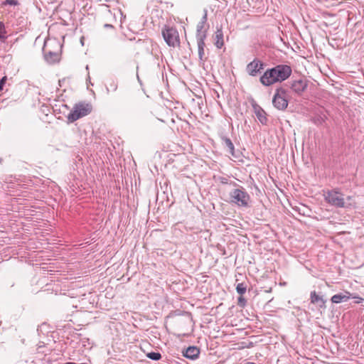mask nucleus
<instances>
[{
  "label": "nucleus",
  "instance_id": "obj_7",
  "mask_svg": "<svg viewBox=\"0 0 364 364\" xmlns=\"http://www.w3.org/2000/svg\"><path fill=\"white\" fill-rule=\"evenodd\" d=\"M264 63L257 58H255L248 63L246 67V71L250 76H257L261 70L264 69Z\"/></svg>",
  "mask_w": 364,
  "mask_h": 364
},
{
  "label": "nucleus",
  "instance_id": "obj_23",
  "mask_svg": "<svg viewBox=\"0 0 364 364\" xmlns=\"http://www.w3.org/2000/svg\"><path fill=\"white\" fill-rule=\"evenodd\" d=\"M243 278L247 279L246 277H245L242 274L237 273V274H235V283H236V284L237 283H239V282H242V279Z\"/></svg>",
  "mask_w": 364,
  "mask_h": 364
},
{
  "label": "nucleus",
  "instance_id": "obj_19",
  "mask_svg": "<svg viewBox=\"0 0 364 364\" xmlns=\"http://www.w3.org/2000/svg\"><path fill=\"white\" fill-rule=\"evenodd\" d=\"M6 31L4 26V23L1 21H0V40L2 42H4L6 39L7 38L6 36Z\"/></svg>",
  "mask_w": 364,
  "mask_h": 364
},
{
  "label": "nucleus",
  "instance_id": "obj_10",
  "mask_svg": "<svg viewBox=\"0 0 364 364\" xmlns=\"http://www.w3.org/2000/svg\"><path fill=\"white\" fill-rule=\"evenodd\" d=\"M197 40L198 45V58H199V64L204 65L205 61L207 60V57L205 56V37L204 35L200 36Z\"/></svg>",
  "mask_w": 364,
  "mask_h": 364
},
{
  "label": "nucleus",
  "instance_id": "obj_4",
  "mask_svg": "<svg viewBox=\"0 0 364 364\" xmlns=\"http://www.w3.org/2000/svg\"><path fill=\"white\" fill-rule=\"evenodd\" d=\"M231 202L237 204L238 206L248 207L250 200V196L245 189L240 186L238 188L233 189L230 193Z\"/></svg>",
  "mask_w": 364,
  "mask_h": 364
},
{
  "label": "nucleus",
  "instance_id": "obj_24",
  "mask_svg": "<svg viewBox=\"0 0 364 364\" xmlns=\"http://www.w3.org/2000/svg\"><path fill=\"white\" fill-rule=\"evenodd\" d=\"M117 84L113 82L109 85V87H107V91L109 92L111 90L112 92H115L117 90Z\"/></svg>",
  "mask_w": 364,
  "mask_h": 364
},
{
  "label": "nucleus",
  "instance_id": "obj_13",
  "mask_svg": "<svg viewBox=\"0 0 364 364\" xmlns=\"http://www.w3.org/2000/svg\"><path fill=\"white\" fill-rule=\"evenodd\" d=\"M183 356L191 360L196 359L200 354V349L196 346H189L183 353Z\"/></svg>",
  "mask_w": 364,
  "mask_h": 364
},
{
  "label": "nucleus",
  "instance_id": "obj_28",
  "mask_svg": "<svg viewBox=\"0 0 364 364\" xmlns=\"http://www.w3.org/2000/svg\"><path fill=\"white\" fill-rule=\"evenodd\" d=\"M105 28H114L112 25L108 24V23L105 24Z\"/></svg>",
  "mask_w": 364,
  "mask_h": 364
},
{
  "label": "nucleus",
  "instance_id": "obj_30",
  "mask_svg": "<svg viewBox=\"0 0 364 364\" xmlns=\"http://www.w3.org/2000/svg\"><path fill=\"white\" fill-rule=\"evenodd\" d=\"M245 364H256V363H252V362H247V363H245Z\"/></svg>",
  "mask_w": 364,
  "mask_h": 364
},
{
  "label": "nucleus",
  "instance_id": "obj_29",
  "mask_svg": "<svg viewBox=\"0 0 364 364\" xmlns=\"http://www.w3.org/2000/svg\"><path fill=\"white\" fill-rule=\"evenodd\" d=\"M64 364H76V363H75L68 362V363H65Z\"/></svg>",
  "mask_w": 364,
  "mask_h": 364
},
{
  "label": "nucleus",
  "instance_id": "obj_2",
  "mask_svg": "<svg viewBox=\"0 0 364 364\" xmlns=\"http://www.w3.org/2000/svg\"><path fill=\"white\" fill-rule=\"evenodd\" d=\"M289 92L284 87L276 89L272 98V105L278 110L284 111L289 105Z\"/></svg>",
  "mask_w": 364,
  "mask_h": 364
},
{
  "label": "nucleus",
  "instance_id": "obj_22",
  "mask_svg": "<svg viewBox=\"0 0 364 364\" xmlns=\"http://www.w3.org/2000/svg\"><path fill=\"white\" fill-rule=\"evenodd\" d=\"M246 304L247 300L242 296V295H240L237 299V305L243 308L246 306Z\"/></svg>",
  "mask_w": 364,
  "mask_h": 364
},
{
  "label": "nucleus",
  "instance_id": "obj_32",
  "mask_svg": "<svg viewBox=\"0 0 364 364\" xmlns=\"http://www.w3.org/2000/svg\"><path fill=\"white\" fill-rule=\"evenodd\" d=\"M347 199H348V200H350V199H351V197H350V196H348V197H347Z\"/></svg>",
  "mask_w": 364,
  "mask_h": 364
},
{
  "label": "nucleus",
  "instance_id": "obj_27",
  "mask_svg": "<svg viewBox=\"0 0 364 364\" xmlns=\"http://www.w3.org/2000/svg\"><path fill=\"white\" fill-rule=\"evenodd\" d=\"M351 297L353 299H355V304H360L364 299L358 296H353L351 294Z\"/></svg>",
  "mask_w": 364,
  "mask_h": 364
},
{
  "label": "nucleus",
  "instance_id": "obj_9",
  "mask_svg": "<svg viewBox=\"0 0 364 364\" xmlns=\"http://www.w3.org/2000/svg\"><path fill=\"white\" fill-rule=\"evenodd\" d=\"M43 54L45 60L50 64L55 63L60 60V53L58 51H52L49 50L47 45L45 44L43 49Z\"/></svg>",
  "mask_w": 364,
  "mask_h": 364
},
{
  "label": "nucleus",
  "instance_id": "obj_21",
  "mask_svg": "<svg viewBox=\"0 0 364 364\" xmlns=\"http://www.w3.org/2000/svg\"><path fill=\"white\" fill-rule=\"evenodd\" d=\"M19 3L18 0H5L2 2V6L11 5V6H17Z\"/></svg>",
  "mask_w": 364,
  "mask_h": 364
},
{
  "label": "nucleus",
  "instance_id": "obj_8",
  "mask_svg": "<svg viewBox=\"0 0 364 364\" xmlns=\"http://www.w3.org/2000/svg\"><path fill=\"white\" fill-rule=\"evenodd\" d=\"M290 89L296 95H301L308 87V82L306 80H295L289 82Z\"/></svg>",
  "mask_w": 364,
  "mask_h": 364
},
{
  "label": "nucleus",
  "instance_id": "obj_6",
  "mask_svg": "<svg viewBox=\"0 0 364 364\" xmlns=\"http://www.w3.org/2000/svg\"><path fill=\"white\" fill-rule=\"evenodd\" d=\"M324 197L326 201L331 205L337 208L346 207L343 194L336 189L328 191L324 194Z\"/></svg>",
  "mask_w": 364,
  "mask_h": 364
},
{
  "label": "nucleus",
  "instance_id": "obj_20",
  "mask_svg": "<svg viewBox=\"0 0 364 364\" xmlns=\"http://www.w3.org/2000/svg\"><path fill=\"white\" fill-rule=\"evenodd\" d=\"M147 357L153 360H159L161 358V355L157 352H151L147 354Z\"/></svg>",
  "mask_w": 364,
  "mask_h": 364
},
{
  "label": "nucleus",
  "instance_id": "obj_26",
  "mask_svg": "<svg viewBox=\"0 0 364 364\" xmlns=\"http://www.w3.org/2000/svg\"><path fill=\"white\" fill-rule=\"evenodd\" d=\"M207 20H208V11H207V9H204V14H203L202 18L200 19V22L206 23Z\"/></svg>",
  "mask_w": 364,
  "mask_h": 364
},
{
  "label": "nucleus",
  "instance_id": "obj_31",
  "mask_svg": "<svg viewBox=\"0 0 364 364\" xmlns=\"http://www.w3.org/2000/svg\"><path fill=\"white\" fill-rule=\"evenodd\" d=\"M3 162V159L1 157H0V164H1Z\"/></svg>",
  "mask_w": 364,
  "mask_h": 364
},
{
  "label": "nucleus",
  "instance_id": "obj_16",
  "mask_svg": "<svg viewBox=\"0 0 364 364\" xmlns=\"http://www.w3.org/2000/svg\"><path fill=\"white\" fill-rule=\"evenodd\" d=\"M215 46L218 48H221L224 45L223 33L221 29H218L217 31L215 32Z\"/></svg>",
  "mask_w": 364,
  "mask_h": 364
},
{
  "label": "nucleus",
  "instance_id": "obj_12",
  "mask_svg": "<svg viewBox=\"0 0 364 364\" xmlns=\"http://www.w3.org/2000/svg\"><path fill=\"white\" fill-rule=\"evenodd\" d=\"M220 139L222 141L223 145L227 148L228 152L234 157H236L235 154V146L232 142L231 139L226 136L221 135Z\"/></svg>",
  "mask_w": 364,
  "mask_h": 364
},
{
  "label": "nucleus",
  "instance_id": "obj_11",
  "mask_svg": "<svg viewBox=\"0 0 364 364\" xmlns=\"http://www.w3.org/2000/svg\"><path fill=\"white\" fill-rule=\"evenodd\" d=\"M254 112L262 125H267L268 122L267 114L266 112L258 105H253Z\"/></svg>",
  "mask_w": 364,
  "mask_h": 364
},
{
  "label": "nucleus",
  "instance_id": "obj_14",
  "mask_svg": "<svg viewBox=\"0 0 364 364\" xmlns=\"http://www.w3.org/2000/svg\"><path fill=\"white\" fill-rule=\"evenodd\" d=\"M351 297V294L349 291H345V293L337 294L333 295L331 301L334 304H339L341 302L347 301Z\"/></svg>",
  "mask_w": 364,
  "mask_h": 364
},
{
  "label": "nucleus",
  "instance_id": "obj_1",
  "mask_svg": "<svg viewBox=\"0 0 364 364\" xmlns=\"http://www.w3.org/2000/svg\"><path fill=\"white\" fill-rule=\"evenodd\" d=\"M292 70L287 65H277L267 69L260 77L259 81L264 86H270L276 82H282L289 77Z\"/></svg>",
  "mask_w": 364,
  "mask_h": 364
},
{
  "label": "nucleus",
  "instance_id": "obj_5",
  "mask_svg": "<svg viewBox=\"0 0 364 364\" xmlns=\"http://www.w3.org/2000/svg\"><path fill=\"white\" fill-rule=\"evenodd\" d=\"M161 33L165 42L168 46L175 48L179 46L180 38L176 28L166 26L163 28Z\"/></svg>",
  "mask_w": 364,
  "mask_h": 364
},
{
  "label": "nucleus",
  "instance_id": "obj_15",
  "mask_svg": "<svg viewBox=\"0 0 364 364\" xmlns=\"http://www.w3.org/2000/svg\"><path fill=\"white\" fill-rule=\"evenodd\" d=\"M310 299L311 304H316L320 308L326 307V301L322 296L318 295L315 291L311 292Z\"/></svg>",
  "mask_w": 364,
  "mask_h": 364
},
{
  "label": "nucleus",
  "instance_id": "obj_25",
  "mask_svg": "<svg viewBox=\"0 0 364 364\" xmlns=\"http://www.w3.org/2000/svg\"><path fill=\"white\" fill-rule=\"evenodd\" d=\"M6 80H7V77L6 76H4L3 77L1 80H0V91L3 90V88H4V86L6 82Z\"/></svg>",
  "mask_w": 364,
  "mask_h": 364
},
{
  "label": "nucleus",
  "instance_id": "obj_18",
  "mask_svg": "<svg viewBox=\"0 0 364 364\" xmlns=\"http://www.w3.org/2000/svg\"><path fill=\"white\" fill-rule=\"evenodd\" d=\"M247 285L245 281L236 284V291L240 295H243L247 291Z\"/></svg>",
  "mask_w": 364,
  "mask_h": 364
},
{
  "label": "nucleus",
  "instance_id": "obj_17",
  "mask_svg": "<svg viewBox=\"0 0 364 364\" xmlns=\"http://www.w3.org/2000/svg\"><path fill=\"white\" fill-rule=\"evenodd\" d=\"M205 23L199 22L197 25V31H196V39L203 35H204L205 38L207 37V31L206 30H203L205 26Z\"/></svg>",
  "mask_w": 364,
  "mask_h": 364
},
{
  "label": "nucleus",
  "instance_id": "obj_3",
  "mask_svg": "<svg viewBox=\"0 0 364 364\" xmlns=\"http://www.w3.org/2000/svg\"><path fill=\"white\" fill-rule=\"evenodd\" d=\"M92 109V107L90 103L79 102L75 104L73 110L68 115L69 122H74L76 120L88 115Z\"/></svg>",
  "mask_w": 364,
  "mask_h": 364
}]
</instances>
